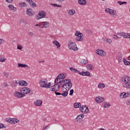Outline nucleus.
<instances>
[{"label": "nucleus", "mask_w": 130, "mask_h": 130, "mask_svg": "<svg viewBox=\"0 0 130 130\" xmlns=\"http://www.w3.org/2000/svg\"><path fill=\"white\" fill-rule=\"evenodd\" d=\"M68 14L70 16H73V15H75V14H76V11L74 9H70L68 12Z\"/></svg>", "instance_id": "412c9836"}, {"label": "nucleus", "mask_w": 130, "mask_h": 130, "mask_svg": "<svg viewBox=\"0 0 130 130\" xmlns=\"http://www.w3.org/2000/svg\"><path fill=\"white\" fill-rule=\"evenodd\" d=\"M5 2H6V3H8V4H11L13 3V0H5Z\"/></svg>", "instance_id": "bf43d9fd"}, {"label": "nucleus", "mask_w": 130, "mask_h": 130, "mask_svg": "<svg viewBox=\"0 0 130 130\" xmlns=\"http://www.w3.org/2000/svg\"><path fill=\"white\" fill-rule=\"evenodd\" d=\"M51 87V83L49 82L48 84L47 83V85L46 87V89H49V88Z\"/></svg>", "instance_id": "79ce46f5"}, {"label": "nucleus", "mask_w": 130, "mask_h": 130, "mask_svg": "<svg viewBox=\"0 0 130 130\" xmlns=\"http://www.w3.org/2000/svg\"><path fill=\"white\" fill-rule=\"evenodd\" d=\"M13 119L14 120L13 123H15V122H16V123H18V122H20V120H19L18 119L13 118Z\"/></svg>", "instance_id": "09e8293b"}, {"label": "nucleus", "mask_w": 130, "mask_h": 130, "mask_svg": "<svg viewBox=\"0 0 130 130\" xmlns=\"http://www.w3.org/2000/svg\"><path fill=\"white\" fill-rule=\"evenodd\" d=\"M17 49H19V50H22L23 49V46L20 44H17Z\"/></svg>", "instance_id": "4c0bfd02"}, {"label": "nucleus", "mask_w": 130, "mask_h": 130, "mask_svg": "<svg viewBox=\"0 0 130 130\" xmlns=\"http://www.w3.org/2000/svg\"><path fill=\"white\" fill-rule=\"evenodd\" d=\"M106 42L109 44H110V43L112 42V41H111V40H110V39H107Z\"/></svg>", "instance_id": "4d7b16f0"}, {"label": "nucleus", "mask_w": 130, "mask_h": 130, "mask_svg": "<svg viewBox=\"0 0 130 130\" xmlns=\"http://www.w3.org/2000/svg\"><path fill=\"white\" fill-rule=\"evenodd\" d=\"M68 47L72 50H74L77 51L79 48L77 47V45L74 42H72V41H69L68 42Z\"/></svg>", "instance_id": "f257e3e1"}, {"label": "nucleus", "mask_w": 130, "mask_h": 130, "mask_svg": "<svg viewBox=\"0 0 130 130\" xmlns=\"http://www.w3.org/2000/svg\"><path fill=\"white\" fill-rule=\"evenodd\" d=\"M18 68H27V70H29L30 67L28 66L27 64H23V63H18Z\"/></svg>", "instance_id": "ddd939ff"}, {"label": "nucleus", "mask_w": 130, "mask_h": 130, "mask_svg": "<svg viewBox=\"0 0 130 130\" xmlns=\"http://www.w3.org/2000/svg\"><path fill=\"white\" fill-rule=\"evenodd\" d=\"M120 36H123L124 37V38H129V34L125 35V34H123V33H121L120 34Z\"/></svg>", "instance_id": "72a5a7b5"}, {"label": "nucleus", "mask_w": 130, "mask_h": 130, "mask_svg": "<svg viewBox=\"0 0 130 130\" xmlns=\"http://www.w3.org/2000/svg\"><path fill=\"white\" fill-rule=\"evenodd\" d=\"M58 76H59V78L61 80H63V79H64V78H66L67 77V75H66L65 74H61Z\"/></svg>", "instance_id": "cd10ccee"}, {"label": "nucleus", "mask_w": 130, "mask_h": 130, "mask_svg": "<svg viewBox=\"0 0 130 130\" xmlns=\"http://www.w3.org/2000/svg\"><path fill=\"white\" fill-rule=\"evenodd\" d=\"M110 10L109 8H107L105 10V12L107 14H109L110 13Z\"/></svg>", "instance_id": "a18cd8bd"}, {"label": "nucleus", "mask_w": 130, "mask_h": 130, "mask_svg": "<svg viewBox=\"0 0 130 130\" xmlns=\"http://www.w3.org/2000/svg\"><path fill=\"white\" fill-rule=\"evenodd\" d=\"M113 13H114V10H112V9H111L110 10V15H111V16H112V15L113 14Z\"/></svg>", "instance_id": "13d9d810"}, {"label": "nucleus", "mask_w": 130, "mask_h": 130, "mask_svg": "<svg viewBox=\"0 0 130 130\" xmlns=\"http://www.w3.org/2000/svg\"><path fill=\"white\" fill-rule=\"evenodd\" d=\"M69 81V79H66L64 80H61V84H62L63 85H64L66 84V83Z\"/></svg>", "instance_id": "58836bf2"}, {"label": "nucleus", "mask_w": 130, "mask_h": 130, "mask_svg": "<svg viewBox=\"0 0 130 130\" xmlns=\"http://www.w3.org/2000/svg\"><path fill=\"white\" fill-rule=\"evenodd\" d=\"M98 87L100 89H103V88L105 87V84H104V83H101L98 85Z\"/></svg>", "instance_id": "f704fd0d"}, {"label": "nucleus", "mask_w": 130, "mask_h": 130, "mask_svg": "<svg viewBox=\"0 0 130 130\" xmlns=\"http://www.w3.org/2000/svg\"><path fill=\"white\" fill-rule=\"evenodd\" d=\"M80 111L82 112V113H88V112L89 111V109H88V107L86 106H82L80 108Z\"/></svg>", "instance_id": "0eeeda50"}, {"label": "nucleus", "mask_w": 130, "mask_h": 130, "mask_svg": "<svg viewBox=\"0 0 130 130\" xmlns=\"http://www.w3.org/2000/svg\"><path fill=\"white\" fill-rule=\"evenodd\" d=\"M84 76H86V77H91V74L89 71H87L85 72Z\"/></svg>", "instance_id": "ea45409f"}, {"label": "nucleus", "mask_w": 130, "mask_h": 130, "mask_svg": "<svg viewBox=\"0 0 130 130\" xmlns=\"http://www.w3.org/2000/svg\"><path fill=\"white\" fill-rule=\"evenodd\" d=\"M55 94H56V95H61V93L57 92L56 91H55Z\"/></svg>", "instance_id": "69168bd1"}, {"label": "nucleus", "mask_w": 130, "mask_h": 130, "mask_svg": "<svg viewBox=\"0 0 130 130\" xmlns=\"http://www.w3.org/2000/svg\"><path fill=\"white\" fill-rule=\"evenodd\" d=\"M61 95H62L63 97H67V96L69 95V90H66L65 91H64L63 93H61Z\"/></svg>", "instance_id": "a878e982"}, {"label": "nucleus", "mask_w": 130, "mask_h": 130, "mask_svg": "<svg viewBox=\"0 0 130 130\" xmlns=\"http://www.w3.org/2000/svg\"><path fill=\"white\" fill-rule=\"evenodd\" d=\"M6 60L7 59H6L5 58H3V57H0V61L1 62H4L6 61Z\"/></svg>", "instance_id": "37998d69"}, {"label": "nucleus", "mask_w": 130, "mask_h": 130, "mask_svg": "<svg viewBox=\"0 0 130 130\" xmlns=\"http://www.w3.org/2000/svg\"><path fill=\"white\" fill-rule=\"evenodd\" d=\"M42 24H43V26H45V28H47L49 27V22H42Z\"/></svg>", "instance_id": "7c9ffc66"}, {"label": "nucleus", "mask_w": 130, "mask_h": 130, "mask_svg": "<svg viewBox=\"0 0 130 130\" xmlns=\"http://www.w3.org/2000/svg\"><path fill=\"white\" fill-rule=\"evenodd\" d=\"M51 89L50 90L52 92H57L59 90V85L58 84H55L53 86H51Z\"/></svg>", "instance_id": "423d86ee"}, {"label": "nucleus", "mask_w": 130, "mask_h": 130, "mask_svg": "<svg viewBox=\"0 0 130 130\" xmlns=\"http://www.w3.org/2000/svg\"><path fill=\"white\" fill-rule=\"evenodd\" d=\"M127 82L130 83V78H129V77L127 76Z\"/></svg>", "instance_id": "774afa93"}, {"label": "nucleus", "mask_w": 130, "mask_h": 130, "mask_svg": "<svg viewBox=\"0 0 130 130\" xmlns=\"http://www.w3.org/2000/svg\"><path fill=\"white\" fill-rule=\"evenodd\" d=\"M6 121L7 122H9V123H11V124H13V122H14V120L13 119V118H7L6 119Z\"/></svg>", "instance_id": "393cba45"}, {"label": "nucleus", "mask_w": 130, "mask_h": 130, "mask_svg": "<svg viewBox=\"0 0 130 130\" xmlns=\"http://www.w3.org/2000/svg\"><path fill=\"white\" fill-rule=\"evenodd\" d=\"M30 7H32V8H36L37 7V5L36 3H34L33 1H31V2L29 4Z\"/></svg>", "instance_id": "c85d7f7f"}, {"label": "nucleus", "mask_w": 130, "mask_h": 130, "mask_svg": "<svg viewBox=\"0 0 130 130\" xmlns=\"http://www.w3.org/2000/svg\"><path fill=\"white\" fill-rule=\"evenodd\" d=\"M3 43H5V40L4 39H0V45H2Z\"/></svg>", "instance_id": "3c124183"}, {"label": "nucleus", "mask_w": 130, "mask_h": 130, "mask_svg": "<svg viewBox=\"0 0 130 130\" xmlns=\"http://www.w3.org/2000/svg\"><path fill=\"white\" fill-rule=\"evenodd\" d=\"M53 44H54V45H56L57 46V49L60 47V44H59V42L56 40H54L53 42Z\"/></svg>", "instance_id": "6ab92c4d"}, {"label": "nucleus", "mask_w": 130, "mask_h": 130, "mask_svg": "<svg viewBox=\"0 0 130 130\" xmlns=\"http://www.w3.org/2000/svg\"><path fill=\"white\" fill-rule=\"evenodd\" d=\"M6 127H7V126H5L4 124L0 123V128H6Z\"/></svg>", "instance_id": "49530a36"}, {"label": "nucleus", "mask_w": 130, "mask_h": 130, "mask_svg": "<svg viewBox=\"0 0 130 130\" xmlns=\"http://www.w3.org/2000/svg\"><path fill=\"white\" fill-rule=\"evenodd\" d=\"M126 105H128L130 107V100H127L126 102Z\"/></svg>", "instance_id": "6e6d98bb"}, {"label": "nucleus", "mask_w": 130, "mask_h": 130, "mask_svg": "<svg viewBox=\"0 0 130 130\" xmlns=\"http://www.w3.org/2000/svg\"><path fill=\"white\" fill-rule=\"evenodd\" d=\"M75 120H76L77 122H81V121L83 120V118L81 117V115L77 116Z\"/></svg>", "instance_id": "4be33fe9"}, {"label": "nucleus", "mask_w": 130, "mask_h": 130, "mask_svg": "<svg viewBox=\"0 0 130 130\" xmlns=\"http://www.w3.org/2000/svg\"><path fill=\"white\" fill-rule=\"evenodd\" d=\"M112 16H113V17H114L115 18V17H117V14H116V11L114 10V12L113 13V14H112Z\"/></svg>", "instance_id": "de8ad7c7"}, {"label": "nucleus", "mask_w": 130, "mask_h": 130, "mask_svg": "<svg viewBox=\"0 0 130 130\" xmlns=\"http://www.w3.org/2000/svg\"><path fill=\"white\" fill-rule=\"evenodd\" d=\"M10 7H12V12H16L17 11V8L14 7V6H11Z\"/></svg>", "instance_id": "603ef678"}, {"label": "nucleus", "mask_w": 130, "mask_h": 130, "mask_svg": "<svg viewBox=\"0 0 130 130\" xmlns=\"http://www.w3.org/2000/svg\"><path fill=\"white\" fill-rule=\"evenodd\" d=\"M4 75L6 78H8L9 77V74L8 73H4Z\"/></svg>", "instance_id": "052dcab7"}, {"label": "nucleus", "mask_w": 130, "mask_h": 130, "mask_svg": "<svg viewBox=\"0 0 130 130\" xmlns=\"http://www.w3.org/2000/svg\"><path fill=\"white\" fill-rule=\"evenodd\" d=\"M21 93H23V94H29L30 92V89H29L28 87H23L21 89Z\"/></svg>", "instance_id": "9d476101"}, {"label": "nucleus", "mask_w": 130, "mask_h": 130, "mask_svg": "<svg viewBox=\"0 0 130 130\" xmlns=\"http://www.w3.org/2000/svg\"><path fill=\"white\" fill-rule=\"evenodd\" d=\"M95 53L98 54L99 55H101V56H104L106 54L105 52L103 51V50L98 49L95 50Z\"/></svg>", "instance_id": "f8f14e48"}, {"label": "nucleus", "mask_w": 130, "mask_h": 130, "mask_svg": "<svg viewBox=\"0 0 130 130\" xmlns=\"http://www.w3.org/2000/svg\"><path fill=\"white\" fill-rule=\"evenodd\" d=\"M81 63L83 64H87L88 63V60H85V59H83L81 61Z\"/></svg>", "instance_id": "c9c22d12"}, {"label": "nucleus", "mask_w": 130, "mask_h": 130, "mask_svg": "<svg viewBox=\"0 0 130 130\" xmlns=\"http://www.w3.org/2000/svg\"><path fill=\"white\" fill-rule=\"evenodd\" d=\"M70 71H71V72H73V73H79V72H80V71L74 68H70Z\"/></svg>", "instance_id": "c756f323"}, {"label": "nucleus", "mask_w": 130, "mask_h": 130, "mask_svg": "<svg viewBox=\"0 0 130 130\" xmlns=\"http://www.w3.org/2000/svg\"><path fill=\"white\" fill-rule=\"evenodd\" d=\"M3 85L4 87H9V84H8V83L7 82H5Z\"/></svg>", "instance_id": "0e129e2a"}, {"label": "nucleus", "mask_w": 130, "mask_h": 130, "mask_svg": "<svg viewBox=\"0 0 130 130\" xmlns=\"http://www.w3.org/2000/svg\"><path fill=\"white\" fill-rule=\"evenodd\" d=\"M11 87H16L17 86V83H15L14 81L12 82L11 84Z\"/></svg>", "instance_id": "c03bdc74"}, {"label": "nucleus", "mask_w": 130, "mask_h": 130, "mask_svg": "<svg viewBox=\"0 0 130 130\" xmlns=\"http://www.w3.org/2000/svg\"><path fill=\"white\" fill-rule=\"evenodd\" d=\"M78 74L80 75V76H85V72H78Z\"/></svg>", "instance_id": "5fc2aeb1"}, {"label": "nucleus", "mask_w": 130, "mask_h": 130, "mask_svg": "<svg viewBox=\"0 0 130 130\" xmlns=\"http://www.w3.org/2000/svg\"><path fill=\"white\" fill-rule=\"evenodd\" d=\"M75 36H77L75 38L76 41H81L83 42L84 41V37H83V34L81 33L80 31L78 32L76 31V32L75 34Z\"/></svg>", "instance_id": "f03ea898"}, {"label": "nucleus", "mask_w": 130, "mask_h": 130, "mask_svg": "<svg viewBox=\"0 0 130 130\" xmlns=\"http://www.w3.org/2000/svg\"><path fill=\"white\" fill-rule=\"evenodd\" d=\"M46 16V12L45 11H40L39 12L38 15L36 16V18L37 20H39V19H42V18H45Z\"/></svg>", "instance_id": "20e7f679"}, {"label": "nucleus", "mask_w": 130, "mask_h": 130, "mask_svg": "<svg viewBox=\"0 0 130 130\" xmlns=\"http://www.w3.org/2000/svg\"><path fill=\"white\" fill-rule=\"evenodd\" d=\"M116 58L119 62H121V60H122V54H118L117 55Z\"/></svg>", "instance_id": "a211bd4d"}, {"label": "nucleus", "mask_w": 130, "mask_h": 130, "mask_svg": "<svg viewBox=\"0 0 130 130\" xmlns=\"http://www.w3.org/2000/svg\"><path fill=\"white\" fill-rule=\"evenodd\" d=\"M20 7L21 8H25V7H27V5H26V3H21L19 4Z\"/></svg>", "instance_id": "e433bc0d"}, {"label": "nucleus", "mask_w": 130, "mask_h": 130, "mask_svg": "<svg viewBox=\"0 0 130 130\" xmlns=\"http://www.w3.org/2000/svg\"><path fill=\"white\" fill-rule=\"evenodd\" d=\"M19 86H27L28 83L24 80H21L19 82Z\"/></svg>", "instance_id": "4468645a"}, {"label": "nucleus", "mask_w": 130, "mask_h": 130, "mask_svg": "<svg viewBox=\"0 0 130 130\" xmlns=\"http://www.w3.org/2000/svg\"><path fill=\"white\" fill-rule=\"evenodd\" d=\"M105 99L103 97L97 96L95 99V101L96 103H102V102L104 101Z\"/></svg>", "instance_id": "9b49d317"}, {"label": "nucleus", "mask_w": 130, "mask_h": 130, "mask_svg": "<svg viewBox=\"0 0 130 130\" xmlns=\"http://www.w3.org/2000/svg\"><path fill=\"white\" fill-rule=\"evenodd\" d=\"M78 4L81 6H84L87 4V1L86 0H78Z\"/></svg>", "instance_id": "aec40b11"}, {"label": "nucleus", "mask_w": 130, "mask_h": 130, "mask_svg": "<svg viewBox=\"0 0 130 130\" xmlns=\"http://www.w3.org/2000/svg\"><path fill=\"white\" fill-rule=\"evenodd\" d=\"M34 103L36 106H41L42 105V101L40 100H37Z\"/></svg>", "instance_id": "dca6fc26"}, {"label": "nucleus", "mask_w": 130, "mask_h": 130, "mask_svg": "<svg viewBox=\"0 0 130 130\" xmlns=\"http://www.w3.org/2000/svg\"><path fill=\"white\" fill-rule=\"evenodd\" d=\"M14 95L15 97H16L17 98H22V97L25 96V94H23V93H21V92H19L18 91H15L14 93Z\"/></svg>", "instance_id": "1a4fd4ad"}, {"label": "nucleus", "mask_w": 130, "mask_h": 130, "mask_svg": "<svg viewBox=\"0 0 130 130\" xmlns=\"http://www.w3.org/2000/svg\"><path fill=\"white\" fill-rule=\"evenodd\" d=\"M127 97H130V92H124V94H123V96L122 98H126Z\"/></svg>", "instance_id": "473e14b6"}, {"label": "nucleus", "mask_w": 130, "mask_h": 130, "mask_svg": "<svg viewBox=\"0 0 130 130\" xmlns=\"http://www.w3.org/2000/svg\"><path fill=\"white\" fill-rule=\"evenodd\" d=\"M73 94H74V89H71L70 91L69 95H70V96H72V95H73Z\"/></svg>", "instance_id": "864d4df0"}, {"label": "nucleus", "mask_w": 130, "mask_h": 130, "mask_svg": "<svg viewBox=\"0 0 130 130\" xmlns=\"http://www.w3.org/2000/svg\"><path fill=\"white\" fill-rule=\"evenodd\" d=\"M46 81H47V79H42L40 80V81L39 82V84H40V87H41V88H46V85L47 84Z\"/></svg>", "instance_id": "39448f33"}, {"label": "nucleus", "mask_w": 130, "mask_h": 130, "mask_svg": "<svg viewBox=\"0 0 130 130\" xmlns=\"http://www.w3.org/2000/svg\"><path fill=\"white\" fill-rule=\"evenodd\" d=\"M86 68L88 70H90V71H93V70H94V66L91 64H87Z\"/></svg>", "instance_id": "b1692460"}, {"label": "nucleus", "mask_w": 130, "mask_h": 130, "mask_svg": "<svg viewBox=\"0 0 130 130\" xmlns=\"http://www.w3.org/2000/svg\"><path fill=\"white\" fill-rule=\"evenodd\" d=\"M118 4H119V5H120V6H121V5L126 4H127V3L126 2H122L118 1Z\"/></svg>", "instance_id": "a19ab883"}, {"label": "nucleus", "mask_w": 130, "mask_h": 130, "mask_svg": "<svg viewBox=\"0 0 130 130\" xmlns=\"http://www.w3.org/2000/svg\"><path fill=\"white\" fill-rule=\"evenodd\" d=\"M105 108H109L110 107V104L109 103L105 102L103 104Z\"/></svg>", "instance_id": "5701e85b"}, {"label": "nucleus", "mask_w": 130, "mask_h": 130, "mask_svg": "<svg viewBox=\"0 0 130 130\" xmlns=\"http://www.w3.org/2000/svg\"><path fill=\"white\" fill-rule=\"evenodd\" d=\"M122 61L125 66H130V61L126 60L124 58H123Z\"/></svg>", "instance_id": "bb28decb"}, {"label": "nucleus", "mask_w": 130, "mask_h": 130, "mask_svg": "<svg viewBox=\"0 0 130 130\" xmlns=\"http://www.w3.org/2000/svg\"><path fill=\"white\" fill-rule=\"evenodd\" d=\"M28 35H29V36L32 37V36H33V35H34V33H33V32H32V31H30L28 33Z\"/></svg>", "instance_id": "680f3d73"}, {"label": "nucleus", "mask_w": 130, "mask_h": 130, "mask_svg": "<svg viewBox=\"0 0 130 130\" xmlns=\"http://www.w3.org/2000/svg\"><path fill=\"white\" fill-rule=\"evenodd\" d=\"M123 95H124V92H122V93H121L120 94V97L121 98L122 96H123Z\"/></svg>", "instance_id": "338daca9"}, {"label": "nucleus", "mask_w": 130, "mask_h": 130, "mask_svg": "<svg viewBox=\"0 0 130 130\" xmlns=\"http://www.w3.org/2000/svg\"><path fill=\"white\" fill-rule=\"evenodd\" d=\"M122 86L124 88L130 89V82H125V83L122 84Z\"/></svg>", "instance_id": "2eb2a0df"}, {"label": "nucleus", "mask_w": 130, "mask_h": 130, "mask_svg": "<svg viewBox=\"0 0 130 130\" xmlns=\"http://www.w3.org/2000/svg\"><path fill=\"white\" fill-rule=\"evenodd\" d=\"M72 86H73V83L71 82V79H68V82L62 85V90H64L63 88L70 90L72 88Z\"/></svg>", "instance_id": "7ed1b4c3"}, {"label": "nucleus", "mask_w": 130, "mask_h": 130, "mask_svg": "<svg viewBox=\"0 0 130 130\" xmlns=\"http://www.w3.org/2000/svg\"><path fill=\"white\" fill-rule=\"evenodd\" d=\"M113 38L114 39H119V37H118V36H117V35H114L113 36Z\"/></svg>", "instance_id": "8fccbe9b"}, {"label": "nucleus", "mask_w": 130, "mask_h": 130, "mask_svg": "<svg viewBox=\"0 0 130 130\" xmlns=\"http://www.w3.org/2000/svg\"><path fill=\"white\" fill-rule=\"evenodd\" d=\"M81 106V103H75L74 104V107L75 108H79Z\"/></svg>", "instance_id": "2f4dec72"}, {"label": "nucleus", "mask_w": 130, "mask_h": 130, "mask_svg": "<svg viewBox=\"0 0 130 130\" xmlns=\"http://www.w3.org/2000/svg\"><path fill=\"white\" fill-rule=\"evenodd\" d=\"M55 84H59L61 83V80L59 78V76H57L56 78L55 81H54Z\"/></svg>", "instance_id": "f3484780"}, {"label": "nucleus", "mask_w": 130, "mask_h": 130, "mask_svg": "<svg viewBox=\"0 0 130 130\" xmlns=\"http://www.w3.org/2000/svg\"><path fill=\"white\" fill-rule=\"evenodd\" d=\"M26 14L30 17H33V15H34V11L31 9L28 8L26 10Z\"/></svg>", "instance_id": "6e6552de"}, {"label": "nucleus", "mask_w": 130, "mask_h": 130, "mask_svg": "<svg viewBox=\"0 0 130 130\" xmlns=\"http://www.w3.org/2000/svg\"><path fill=\"white\" fill-rule=\"evenodd\" d=\"M11 6H13V5H8V8H9L10 11H12L13 10V7Z\"/></svg>", "instance_id": "e2e57ef3"}]
</instances>
